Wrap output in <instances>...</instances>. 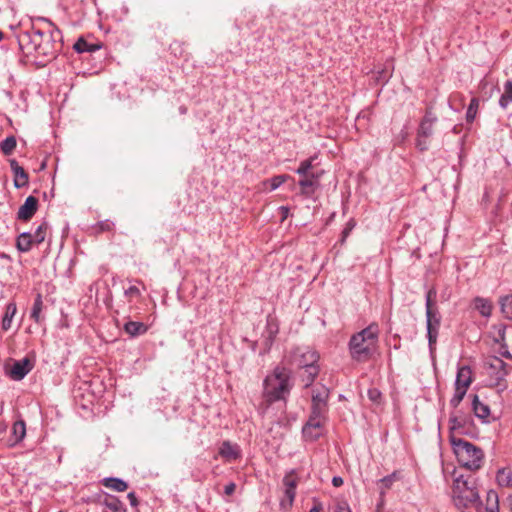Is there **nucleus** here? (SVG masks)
Masks as SVG:
<instances>
[{
	"label": "nucleus",
	"instance_id": "10",
	"mask_svg": "<svg viewBox=\"0 0 512 512\" xmlns=\"http://www.w3.org/2000/svg\"><path fill=\"white\" fill-rule=\"evenodd\" d=\"M487 373L490 377L491 384L494 386L501 385V382L507 375L506 363L500 358L494 357L488 362Z\"/></svg>",
	"mask_w": 512,
	"mask_h": 512
},
{
	"label": "nucleus",
	"instance_id": "12",
	"mask_svg": "<svg viewBox=\"0 0 512 512\" xmlns=\"http://www.w3.org/2000/svg\"><path fill=\"white\" fill-rule=\"evenodd\" d=\"M320 177L321 173H311L310 175L303 176L299 181L301 194L305 197H311L319 186Z\"/></svg>",
	"mask_w": 512,
	"mask_h": 512
},
{
	"label": "nucleus",
	"instance_id": "32",
	"mask_svg": "<svg viewBox=\"0 0 512 512\" xmlns=\"http://www.w3.org/2000/svg\"><path fill=\"white\" fill-rule=\"evenodd\" d=\"M100 48L99 45H94V44H89L86 40H84L83 38H79L77 40V42L74 44V49L78 52V53H83V52H93V51H96Z\"/></svg>",
	"mask_w": 512,
	"mask_h": 512
},
{
	"label": "nucleus",
	"instance_id": "39",
	"mask_svg": "<svg viewBox=\"0 0 512 512\" xmlns=\"http://www.w3.org/2000/svg\"><path fill=\"white\" fill-rule=\"evenodd\" d=\"M47 229V223H42L41 225L38 226L36 231L32 234L35 244H40L45 240Z\"/></svg>",
	"mask_w": 512,
	"mask_h": 512
},
{
	"label": "nucleus",
	"instance_id": "54",
	"mask_svg": "<svg viewBox=\"0 0 512 512\" xmlns=\"http://www.w3.org/2000/svg\"><path fill=\"white\" fill-rule=\"evenodd\" d=\"M6 429H7V424L3 420H0V433L5 432Z\"/></svg>",
	"mask_w": 512,
	"mask_h": 512
},
{
	"label": "nucleus",
	"instance_id": "52",
	"mask_svg": "<svg viewBox=\"0 0 512 512\" xmlns=\"http://www.w3.org/2000/svg\"><path fill=\"white\" fill-rule=\"evenodd\" d=\"M128 498H129L130 503L132 505H136L137 504V499H136V496H135V494L133 492L128 494Z\"/></svg>",
	"mask_w": 512,
	"mask_h": 512
},
{
	"label": "nucleus",
	"instance_id": "47",
	"mask_svg": "<svg viewBox=\"0 0 512 512\" xmlns=\"http://www.w3.org/2000/svg\"><path fill=\"white\" fill-rule=\"evenodd\" d=\"M335 512H351V509L346 502H341L337 504Z\"/></svg>",
	"mask_w": 512,
	"mask_h": 512
},
{
	"label": "nucleus",
	"instance_id": "38",
	"mask_svg": "<svg viewBox=\"0 0 512 512\" xmlns=\"http://www.w3.org/2000/svg\"><path fill=\"white\" fill-rule=\"evenodd\" d=\"M437 292L434 288H431L426 293V311H432L437 308L436 305Z\"/></svg>",
	"mask_w": 512,
	"mask_h": 512
},
{
	"label": "nucleus",
	"instance_id": "1",
	"mask_svg": "<svg viewBox=\"0 0 512 512\" xmlns=\"http://www.w3.org/2000/svg\"><path fill=\"white\" fill-rule=\"evenodd\" d=\"M292 388L290 371L284 367H276L266 376L263 382V399L268 407L270 404L284 400Z\"/></svg>",
	"mask_w": 512,
	"mask_h": 512
},
{
	"label": "nucleus",
	"instance_id": "26",
	"mask_svg": "<svg viewBox=\"0 0 512 512\" xmlns=\"http://www.w3.org/2000/svg\"><path fill=\"white\" fill-rule=\"evenodd\" d=\"M318 372V366H310L309 368L303 369L301 377L306 387L313 383L315 377L318 375Z\"/></svg>",
	"mask_w": 512,
	"mask_h": 512
},
{
	"label": "nucleus",
	"instance_id": "22",
	"mask_svg": "<svg viewBox=\"0 0 512 512\" xmlns=\"http://www.w3.org/2000/svg\"><path fill=\"white\" fill-rule=\"evenodd\" d=\"M17 307L15 303H9L6 306L5 313L2 319V329L8 331L11 327L12 320L16 314Z\"/></svg>",
	"mask_w": 512,
	"mask_h": 512
},
{
	"label": "nucleus",
	"instance_id": "46",
	"mask_svg": "<svg viewBox=\"0 0 512 512\" xmlns=\"http://www.w3.org/2000/svg\"><path fill=\"white\" fill-rule=\"evenodd\" d=\"M368 397L373 402H378L381 397V393L378 389L373 388L368 390Z\"/></svg>",
	"mask_w": 512,
	"mask_h": 512
},
{
	"label": "nucleus",
	"instance_id": "51",
	"mask_svg": "<svg viewBox=\"0 0 512 512\" xmlns=\"http://www.w3.org/2000/svg\"><path fill=\"white\" fill-rule=\"evenodd\" d=\"M99 226H100V229H101V230H103V231H104V230H110V229H111V226H112V223H110V222H108V221H106V222H101V223L99 224Z\"/></svg>",
	"mask_w": 512,
	"mask_h": 512
},
{
	"label": "nucleus",
	"instance_id": "37",
	"mask_svg": "<svg viewBox=\"0 0 512 512\" xmlns=\"http://www.w3.org/2000/svg\"><path fill=\"white\" fill-rule=\"evenodd\" d=\"M314 159H315V157H311L309 159L303 160L300 163L299 167L297 168L296 173L301 175V176L310 175L311 173L309 171L313 167Z\"/></svg>",
	"mask_w": 512,
	"mask_h": 512
},
{
	"label": "nucleus",
	"instance_id": "2",
	"mask_svg": "<svg viewBox=\"0 0 512 512\" xmlns=\"http://www.w3.org/2000/svg\"><path fill=\"white\" fill-rule=\"evenodd\" d=\"M378 339V326L371 324L354 334L349 341V352L353 360L364 362L368 360Z\"/></svg>",
	"mask_w": 512,
	"mask_h": 512
},
{
	"label": "nucleus",
	"instance_id": "35",
	"mask_svg": "<svg viewBox=\"0 0 512 512\" xmlns=\"http://www.w3.org/2000/svg\"><path fill=\"white\" fill-rule=\"evenodd\" d=\"M328 396H329L328 389L325 387H322L319 391H317L316 393H313L312 403L319 404V405H321V404L327 405Z\"/></svg>",
	"mask_w": 512,
	"mask_h": 512
},
{
	"label": "nucleus",
	"instance_id": "9",
	"mask_svg": "<svg viewBox=\"0 0 512 512\" xmlns=\"http://www.w3.org/2000/svg\"><path fill=\"white\" fill-rule=\"evenodd\" d=\"M471 423L472 419L467 414L461 413L460 411L451 414L449 418L450 442L452 441V437H456V434H464Z\"/></svg>",
	"mask_w": 512,
	"mask_h": 512
},
{
	"label": "nucleus",
	"instance_id": "16",
	"mask_svg": "<svg viewBox=\"0 0 512 512\" xmlns=\"http://www.w3.org/2000/svg\"><path fill=\"white\" fill-rule=\"evenodd\" d=\"M219 454L227 461H233L240 457V449L236 444L224 441L219 449Z\"/></svg>",
	"mask_w": 512,
	"mask_h": 512
},
{
	"label": "nucleus",
	"instance_id": "19",
	"mask_svg": "<svg viewBox=\"0 0 512 512\" xmlns=\"http://www.w3.org/2000/svg\"><path fill=\"white\" fill-rule=\"evenodd\" d=\"M147 329L148 328L144 323L137 321H128L124 325V331L131 337L142 335L146 333Z\"/></svg>",
	"mask_w": 512,
	"mask_h": 512
},
{
	"label": "nucleus",
	"instance_id": "17",
	"mask_svg": "<svg viewBox=\"0 0 512 512\" xmlns=\"http://www.w3.org/2000/svg\"><path fill=\"white\" fill-rule=\"evenodd\" d=\"M436 122V117L431 112H427L420 123L418 134L420 137L429 138L433 133V125Z\"/></svg>",
	"mask_w": 512,
	"mask_h": 512
},
{
	"label": "nucleus",
	"instance_id": "59",
	"mask_svg": "<svg viewBox=\"0 0 512 512\" xmlns=\"http://www.w3.org/2000/svg\"><path fill=\"white\" fill-rule=\"evenodd\" d=\"M3 39V33L0 31V41Z\"/></svg>",
	"mask_w": 512,
	"mask_h": 512
},
{
	"label": "nucleus",
	"instance_id": "33",
	"mask_svg": "<svg viewBox=\"0 0 512 512\" xmlns=\"http://www.w3.org/2000/svg\"><path fill=\"white\" fill-rule=\"evenodd\" d=\"M17 145L16 138L14 136L6 137L0 143V149L5 155H10L15 150Z\"/></svg>",
	"mask_w": 512,
	"mask_h": 512
},
{
	"label": "nucleus",
	"instance_id": "55",
	"mask_svg": "<svg viewBox=\"0 0 512 512\" xmlns=\"http://www.w3.org/2000/svg\"><path fill=\"white\" fill-rule=\"evenodd\" d=\"M381 481L385 484L386 487H388L391 484L392 479L390 477H385Z\"/></svg>",
	"mask_w": 512,
	"mask_h": 512
},
{
	"label": "nucleus",
	"instance_id": "28",
	"mask_svg": "<svg viewBox=\"0 0 512 512\" xmlns=\"http://www.w3.org/2000/svg\"><path fill=\"white\" fill-rule=\"evenodd\" d=\"M499 303L503 315L507 319L512 320V295H506L504 297H501Z\"/></svg>",
	"mask_w": 512,
	"mask_h": 512
},
{
	"label": "nucleus",
	"instance_id": "21",
	"mask_svg": "<svg viewBox=\"0 0 512 512\" xmlns=\"http://www.w3.org/2000/svg\"><path fill=\"white\" fill-rule=\"evenodd\" d=\"M26 435V425L23 420H18L14 422L12 426V440L13 443L11 445H16L20 441L24 439Z\"/></svg>",
	"mask_w": 512,
	"mask_h": 512
},
{
	"label": "nucleus",
	"instance_id": "11",
	"mask_svg": "<svg viewBox=\"0 0 512 512\" xmlns=\"http://www.w3.org/2000/svg\"><path fill=\"white\" fill-rule=\"evenodd\" d=\"M440 323L441 316L438 309L426 311L427 336L431 349L436 344Z\"/></svg>",
	"mask_w": 512,
	"mask_h": 512
},
{
	"label": "nucleus",
	"instance_id": "20",
	"mask_svg": "<svg viewBox=\"0 0 512 512\" xmlns=\"http://www.w3.org/2000/svg\"><path fill=\"white\" fill-rule=\"evenodd\" d=\"M473 411L476 417L485 420L490 414L488 405L482 403L477 395H474L472 401Z\"/></svg>",
	"mask_w": 512,
	"mask_h": 512
},
{
	"label": "nucleus",
	"instance_id": "53",
	"mask_svg": "<svg viewBox=\"0 0 512 512\" xmlns=\"http://www.w3.org/2000/svg\"><path fill=\"white\" fill-rule=\"evenodd\" d=\"M280 210L282 212V219L284 220L288 216L289 209L285 206H282V207H280Z\"/></svg>",
	"mask_w": 512,
	"mask_h": 512
},
{
	"label": "nucleus",
	"instance_id": "18",
	"mask_svg": "<svg viewBox=\"0 0 512 512\" xmlns=\"http://www.w3.org/2000/svg\"><path fill=\"white\" fill-rule=\"evenodd\" d=\"M35 244L32 233L23 232L21 233L16 241V247L20 252H28L31 250L32 245Z\"/></svg>",
	"mask_w": 512,
	"mask_h": 512
},
{
	"label": "nucleus",
	"instance_id": "7",
	"mask_svg": "<svg viewBox=\"0 0 512 512\" xmlns=\"http://www.w3.org/2000/svg\"><path fill=\"white\" fill-rule=\"evenodd\" d=\"M319 355L308 347L296 348L291 356V363L301 369L309 368L310 366H317Z\"/></svg>",
	"mask_w": 512,
	"mask_h": 512
},
{
	"label": "nucleus",
	"instance_id": "43",
	"mask_svg": "<svg viewBox=\"0 0 512 512\" xmlns=\"http://www.w3.org/2000/svg\"><path fill=\"white\" fill-rule=\"evenodd\" d=\"M392 70H393V63L388 62L386 64V68L384 70H382L381 72H379L378 80L387 81L392 75Z\"/></svg>",
	"mask_w": 512,
	"mask_h": 512
},
{
	"label": "nucleus",
	"instance_id": "15",
	"mask_svg": "<svg viewBox=\"0 0 512 512\" xmlns=\"http://www.w3.org/2000/svg\"><path fill=\"white\" fill-rule=\"evenodd\" d=\"M473 382L472 370L469 366H461L458 368L455 386L468 389Z\"/></svg>",
	"mask_w": 512,
	"mask_h": 512
},
{
	"label": "nucleus",
	"instance_id": "31",
	"mask_svg": "<svg viewBox=\"0 0 512 512\" xmlns=\"http://www.w3.org/2000/svg\"><path fill=\"white\" fill-rule=\"evenodd\" d=\"M103 503L111 512H125L121 501L113 496H106Z\"/></svg>",
	"mask_w": 512,
	"mask_h": 512
},
{
	"label": "nucleus",
	"instance_id": "30",
	"mask_svg": "<svg viewBox=\"0 0 512 512\" xmlns=\"http://www.w3.org/2000/svg\"><path fill=\"white\" fill-rule=\"evenodd\" d=\"M475 308L480 312L481 315L488 317L492 311L491 303L484 298L475 299Z\"/></svg>",
	"mask_w": 512,
	"mask_h": 512
},
{
	"label": "nucleus",
	"instance_id": "6",
	"mask_svg": "<svg viewBox=\"0 0 512 512\" xmlns=\"http://www.w3.org/2000/svg\"><path fill=\"white\" fill-rule=\"evenodd\" d=\"M327 405L312 403L310 417L303 427V435L315 440L320 437L321 429L326 420Z\"/></svg>",
	"mask_w": 512,
	"mask_h": 512
},
{
	"label": "nucleus",
	"instance_id": "36",
	"mask_svg": "<svg viewBox=\"0 0 512 512\" xmlns=\"http://www.w3.org/2000/svg\"><path fill=\"white\" fill-rule=\"evenodd\" d=\"M467 390L466 388H462V387H456L455 386V392H454V395L453 397L451 398L450 400V405L453 407V408H457L459 406V404L461 403V401L463 400V398L465 397L466 393H467Z\"/></svg>",
	"mask_w": 512,
	"mask_h": 512
},
{
	"label": "nucleus",
	"instance_id": "4",
	"mask_svg": "<svg viewBox=\"0 0 512 512\" xmlns=\"http://www.w3.org/2000/svg\"><path fill=\"white\" fill-rule=\"evenodd\" d=\"M451 444L459 463L463 467L469 470H478L482 466L484 454L479 447L457 437H452Z\"/></svg>",
	"mask_w": 512,
	"mask_h": 512
},
{
	"label": "nucleus",
	"instance_id": "23",
	"mask_svg": "<svg viewBox=\"0 0 512 512\" xmlns=\"http://www.w3.org/2000/svg\"><path fill=\"white\" fill-rule=\"evenodd\" d=\"M496 480L502 487L512 486V470L507 467L499 469L496 475Z\"/></svg>",
	"mask_w": 512,
	"mask_h": 512
},
{
	"label": "nucleus",
	"instance_id": "25",
	"mask_svg": "<svg viewBox=\"0 0 512 512\" xmlns=\"http://www.w3.org/2000/svg\"><path fill=\"white\" fill-rule=\"evenodd\" d=\"M103 485L107 488H110L114 491L123 492L128 488V485L125 481L119 478H105L103 480Z\"/></svg>",
	"mask_w": 512,
	"mask_h": 512
},
{
	"label": "nucleus",
	"instance_id": "57",
	"mask_svg": "<svg viewBox=\"0 0 512 512\" xmlns=\"http://www.w3.org/2000/svg\"><path fill=\"white\" fill-rule=\"evenodd\" d=\"M3 410H4V405H3V403H1V405H0V415L3 413Z\"/></svg>",
	"mask_w": 512,
	"mask_h": 512
},
{
	"label": "nucleus",
	"instance_id": "48",
	"mask_svg": "<svg viewBox=\"0 0 512 512\" xmlns=\"http://www.w3.org/2000/svg\"><path fill=\"white\" fill-rule=\"evenodd\" d=\"M236 489L235 483L231 482L225 486L224 492L226 495H232Z\"/></svg>",
	"mask_w": 512,
	"mask_h": 512
},
{
	"label": "nucleus",
	"instance_id": "27",
	"mask_svg": "<svg viewBox=\"0 0 512 512\" xmlns=\"http://www.w3.org/2000/svg\"><path fill=\"white\" fill-rule=\"evenodd\" d=\"M512 102V82L507 81L504 85V92L499 99V105L502 108H507L508 105Z\"/></svg>",
	"mask_w": 512,
	"mask_h": 512
},
{
	"label": "nucleus",
	"instance_id": "14",
	"mask_svg": "<svg viewBox=\"0 0 512 512\" xmlns=\"http://www.w3.org/2000/svg\"><path fill=\"white\" fill-rule=\"evenodd\" d=\"M33 368L32 362L28 358L15 361L11 368V376L15 380L23 379Z\"/></svg>",
	"mask_w": 512,
	"mask_h": 512
},
{
	"label": "nucleus",
	"instance_id": "13",
	"mask_svg": "<svg viewBox=\"0 0 512 512\" xmlns=\"http://www.w3.org/2000/svg\"><path fill=\"white\" fill-rule=\"evenodd\" d=\"M38 208V199L34 196H29L26 198L23 205L20 206L17 217L20 220L28 221L30 220L34 214L36 213Z\"/></svg>",
	"mask_w": 512,
	"mask_h": 512
},
{
	"label": "nucleus",
	"instance_id": "5",
	"mask_svg": "<svg viewBox=\"0 0 512 512\" xmlns=\"http://www.w3.org/2000/svg\"><path fill=\"white\" fill-rule=\"evenodd\" d=\"M18 43L26 55L49 56L52 55L51 44L48 38L38 29L22 32L18 36Z\"/></svg>",
	"mask_w": 512,
	"mask_h": 512
},
{
	"label": "nucleus",
	"instance_id": "8",
	"mask_svg": "<svg viewBox=\"0 0 512 512\" xmlns=\"http://www.w3.org/2000/svg\"><path fill=\"white\" fill-rule=\"evenodd\" d=\"M284 497L280 501L282 508H290L296 496V488L298 485V476L295 470L289 471L283 478Z\"/></svg>",
	"mask_w": 512,
	"mask_h": 512
},
{
	"label": "nucleus",
	"instance_id": "49",
	"mask_svg": "<svg viewBox=\"0 0 512 512\" xmlns=\"http://www.w3.org/2000/svg\"><path fill=\"white\" fill-rule=\"evenodd\" d=\"M332 484L335 487H340L343 484V479L339 476H334L332 478Z\"/></svg>",
	"mask_w": 512,
	"mask_h": 512
},
{
	"label": "nucleus",
	"instance_id": "24",
	"mask_svg": "<svg viewBox=\"0 0 512 512\" xmlns=\"http://www.w3.org/2000/svg\"><path fill=\"white\" fill-rule=\"evenodd\" d=\"M43 310V300L41 294H37L33 307L31 309L30 317L36 322L41 323L43 320V317L41 316V312Z\"/></svg>",
	"mask_w": 512,
	"mask_h": 512
},
{
	"label": "nucleus",
	"instance_id": "50",
	"mask_svg": "<svg viewBox=\"0 0 512 512\" xmlns=\"http://www.w3.org/2000/svg\"><path fill=\"white\" fill-rule=\"evenodd\" d=\"M9 163H10V167L12 169V171L14 172L15 170L21 168V166H19L18 162L15 160V159H11L9 160Z\"/></svg>",
	"mask_w": 512,
	"mask_h": 512
},
{
	"label": "nucleus",
	"instance_id": "42",
	"mask_svg": "<svg viewBox=\"0 0 512 512\" xmlns=\"http://www.w3.org/2000/svg\"><path fill=\"white\" fill-rule=\"evenodd\" d=\"M124 295L128 298V301H132L133 298L141 297V291L137 286L131 285L124 291Z\"/></svg>",
	"mask_w": 512,
	"mask_h": 512
},
{
	"label": "nucleus",
	"instance_id": "58",
	"mask_svg": "<svg viewBox=\"0 0 512 512\" xmlns=\"http://www.w3.org/2000/svg\"><path fill=\"white\" fill-rule=\"evenodd\" d=\"M503 356L509 358L510 357V353L508 351H506V352L503 353Z\"/></svg>",
	"mask_w": 512,
	"mask_h": 512
},
{
	"label": "nucleus",
	"instance_id": "44",
	"mask_svg": "<svg viewBox=\"0 0 512 512\" xmlns=\"http://www.w3.org/2000/svg\"><path fill=\"white\" fill-rule=\"evenodd\" d=\"M354 227H355L354 220L353 219L349 220L346 224V227L342 231V238H341L342 243L345 242L346 238L348 237V235L350 234V232L353 230Z\"/></svg>",
	"mask_w": 512,
	"mask_h": 512
},
{
	"label": "nucleus",
	"instance_id": "29",
	"mask_svg": "<svg viewBox=\"0 0 512 512\" xmlns=\"http://www.w3.org/2000/svg\"><path fill=\"white\" fill-rule=\"evenodd\" d=\"M487 507L485 512H499L498 495L495 491L490 490L487 492Z\"/></svg>",
	"mask_w": 512,
	"mask_h": 512
},
{
	"label": "nucleus",
	"instance_id": "41",
	"mask_svg": "<svg viewBox=\"0 0 512 512\" xmlns=\"http://www.w3.org/2000/svg\"><path fill=\"white\" fill-rule=\"evenodd\" d=\"M290 178L289 175H277L270 179V190H276Z\"/></svg>",
	"mask_w": 512,
	"mask_h": 512
},
{
	"label": "nucleus",
	"instance_id": "34",
	"mask_svg": "<svg viewBox=\"0 0 512 512\" xmlns=\"http://www.w3.org/2000/svg\"><path fill=\"white\" fill-rule=\"evenodd\" d=\"M13 173L15 176V179H14L15 187L20 188V187L25 186L28 183V175L22 167L15 170Z\"/></svg>",
	"mask_w": 512,
	"mask_h": 512
},
{
	"label": "nucleus",
	"instance_id": "40",
	"mask_svg": "<svg viewBox=\"0 0 512 512\" xmlns=\"http://www.w3.org/2000/svg\"><path fill=\"white\" fill-rule=\"evenodd\" d=\"M478 107H479L478 99L472 98L470 101V104L468 106L467 113H466V119L468 122L474 121L476 114H477Z\"/></svg>",
	"mask_w": 512,
	"mask_h": 512
},
{
	"label": "nucleus",
	"instance_id": "45",
	"mask_svg": "<svg viewBox=\"0 0 512 512\" xmlns=\"http://www.w3.org/2000/svg\"><path fill=\"white\" fill-rule=\"evenodd\" d=\"M428 138L420 137V135H417L416 139V146L421 150L425 151L428 149Z\"/></svg>",
	"mask_w": 512,
	"mask_h": 512
},
{
	"label": "nucleus",
	"instance_id": "3",
	"mask_svg": "<svg viewBox=\"0 0 512 512\" xmlns=\"http://www.w3.org/2000/svg\"><path fill=\"white\" fill-rule=\"evenodd\" d=\"M452 497L456 506L479 507L481 505L479 492L473 479L456 476L452 487Z\"/></svg>",
	"mask_w": 512,
	"mask_h": 512
},
{
	"label": "nucleus",
	"instance_id": "56",
	"mask_svg": "<svg viewBox=\"0 0 512 512\" xmlns=\"http://www.w3.org/2000/svg\"><path fill=\"white\" fill-rule=\"evenodd\" d=\"M320 511H321V506L316 505V506L312 507L309 512H320Z\"/></svg>",
	"mask_w": 512,
	"mask_h": 512
}]
</instances>
